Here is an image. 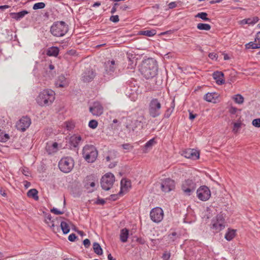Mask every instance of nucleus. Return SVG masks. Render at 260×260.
<instances>
[{
    "label": "nucleus",
    "mask_w": 260,
    "mask_h": 260,
    "mask_svg": "<svg viewBox=\"0 0 260 260\" xmlns=\"http://www.w3.org/2000/svg\"><path fill=\"white\" fill-rule=\"evenodd\" d=\"M28 12L27 10H23L17 13H11L10 14V16L14 19L19 21L21 19L23 18L25 15L28 14Z\"/></svg>",
    "instance_id": "obj_22"
},
{
    "label": "nucleus",
    "mask_w": 260,
    "mask_h": 260,
    "mask_svg": "<svg viewBox=\"0 0 260 260\" xmlns=\"http://www.w3.org/2000/svg\"><path fill=\"white\" fill-rule=\"evenodd\" d=\"M83 245L85 248H88L90 245V241L89 239H86L83 241Z\"/></svg>",
    "instance_id": "obj_58"
},
{
    "label": "nucleus",
    "mask_w": 260,
    "mask_h": 260,
    "mask_svg": "<svg viewBox=\"0 0 260 260\" xmlns=\"http://www.w3.org/2000/svg\"><path fill=\"white\" fill-rule=\"evenodd\" d=\"M68 25L62 21L53 23L50 28V32L55 37H62L68 31Z\"/></svg>",
    "instance_id": "obj_5"
},
{
    "label": "nucleus",
    "mask_w": 260,
    "mask_h": 260,
    "mask_svg": "<svg viewBox=\"0 0 260 260\" xmlns=\"http://www.w3.org/2000/svg\"><path fill=\"white\" fill-rule=\"evenodd\" d=\"M132 84H133V83H131V84L129 85L126 88V94H128L129 95H134L135 93H136V94L137 93L138 87L135 85H134V87H133Z\"/></svg>",
    "instance_id": "obj_29"
},
{
    "label": "nucleus",
    "mask_w": 260,
    "mask_h": 260,
    "mask_svg": "<svg viewBox=\"0 0 260 260\" xmlns=\"http://www.w3.org/2000/svg\"><path fill=\"white\" fill-rule=\"evenodd\" d=\"M197 116V114H194L192 112H189V118L190 120H193Z\"/></svg>",
    "instance_id": "obj_63"
},
{
    "label": "nucleus",
    "mask_w": 260,
    "mask_h": 260,
    "mask_svg": "<svg viewBox=\"0 0 260 260\" xmlns=\"http://www.w3.org/2000/svg\"><path fill=\"white\" fill-rule=\"evenodd\" d=\"M213 78L216 80L218 85H222L224 84L225 81L223 79L224 74L220 71L214 72L212 74Z\"/></svg>",
    "instance_id": "obj_21"
},
{
    "label": "nucleus",
    "mask_w": 260,
    "mask_h": 260,
    "mask_svg": "<svg viewBox=\"0 0 260 260\" xmlns=\"http://www.w3.org/2000/svg\"><path fill=\"white\" fill-rule=\"evenodd\" d=\"M232 99L236 103L238 104H242L244 102V98L240 94L235 95L233 96Z\"/></svg>",
    "instance_id": "obj_34"
},
{
    "label": "nucleus",
    "mask_w": 260,
    "mask_h": 260,
    "mask_svg": "<svg viewBox=\"0 0 260 260\" xmlns=\"http://www.w3.org/2000/svg\"><path fill=\"white\" fill-rule=\"evenodd\" d=\"M95 73L92 70H88L82 74V79L84 82H91L95 76Z\"/></svg>",
    "instance_id": "obj_19"
},
{
    "label": "nucleus",
    "mask_w": 260,
    "mask_h": 260,
    "mask_svg": "<svg viewBox=\"0 0 260 260\" xmlns=\"http://www.w3.org/2000/svg\"><path fill=\"white\" fill-rule=\"evenodd\" d=\"M238 111V109L235 107H231L229 109V112L231 114H235Z\"/></svg>",
    "instance_id": "obj_57"
},
{
    "label": "nucleus",
    "mask_w": 260,
    "mask_h": 260,
    "mask_svg": "<svg viewBox=\"0 0 260 260\" xmlns=\"http://www.w3.org/2000/svg\"><path fill=\"white\" fill-rule=\"evenodd\" d=\"M137 241L141 244H144L145 242L144 239H142V238H138Z\"/></svg>",
    "instance_id": "obj_64"
},
{
    "label": "nucleus",
    "mask_w": 260,
    "mask_h": 260,
    "mask_svg": "<svg viewBox=\"0 0 260 260\" xmlns=\"http://www.w3.org/2000/svg\"><path fill=\"white\" fill-rule=\"evenodd\" d=\"M117 161H113L109 165V168L111 169L113 168L117 165Z\"/></svg>",
    "instance_id": "obj_62"
},
{
    "label": "nucleus",
    "mask_w": 260,
    "mask_h": 260,
    "mask_svg": "<svg viewBox=\"0 0 260 260\" xmlns=\"http://www.w3.org/2000/svg\"><path fill=\"white\" fill-rule=\"evenodd\" d=\"M129 236V230L126 228H123L120 230V240L125 243L127 241Z\"/></svg>",
    "instance_id": "obj_25"
},
{
    "label": "nucleus",
    "mask_w": 260,
    "mask_h": 260,
    "mask_svg": "<svg viewBox=\"0 0 260 260\" xmlns=\"http://www.w3.org/2000/svg\"><path fill=\"white\" fill-rule=\"evenodd\" d=\"M160 187L163 192H169L175 189V182L169 178L164 179L161 180Z\"/></svg>",
    "instance_id": "obj_13"
},
{
    "label": "nucleus",
    "mask_w": 260,
    "mask_h": 260,
    "mask_svg": "<svg viewBox=\"0 0 260 260\" xmlns=\"http://www.w3.org/2000/svg\"><path fill=\"white\" fill-rule=\"evenodd\" d=\"M45 4L43 2H39L34 5L32 9L34 10L42 9L45 7Z\"/></svg>",
    "instance_id": "obj_40"
},
{
    "label": "nucleus",
    "mask_w": 260,
    "mask_h": 260,
    "mask_svg": "<svg viewBox=\"0 0 260 260\" xmlns=\"http://www.w3.org/2000/svg\"><path fill=\"white\" fill-rule=\"evenodd\" d=\"M225 220L223 214H218L211 221V228L215 233H218L225 228Z\"/></svg>",
    "instance_id": "obj_7"
},
{
    "label": "nucleus",
    "mask_w": 260,
    "mask_h": 260,
    "mask_svg": "<svg viewBox=\"0 0 260 260\" xmlns=\"http://www.w3.org/2000/svg\"><path fill=\"white\" fill-rule=\"evenodd\" d=\"M69 84V82L66 77L61 75L59 76L55 81V85L57 87H65Z\"/></svg>",
    "instance_id": "obj_20"
},
{
    "label": "nucleus",
    "mask_w": 260,
    "mask_h": 260,
    "mask_svg": "<svg viewBox=\"0 0 260 260\" xmlns=\"http://www.w3.org/2000/svg\"><path fill=\"white\" fill-rule=\"evenodd\" d=\"M183 155L187 158L196 160L200 157L199 151L194 149H188L183 152Z\"/></svg>",
    "instance_id": "obj_17"
},
{
    "label": "nucleus",
    "mask_w": 260,
    "mask_h": 260,
    "mask_svg": "<svg viewBox=\"0 0 260 260\" xmlns=\"http://www.w3.org/2000/svg\"><path fill=\"white\" fill-rule=\"evenodd\" d=\"M131 182L130 181L127 180L126 179H122L121 180V189H123V188L127 189L128 187H131Z\"/></svg>",
    "instance_id": "obj_38"
},
{
    "label": "nucleus",
    "mask_w": 260,
    "mask_h": 260,
    "mask_svg": "<svg viewBox=\"0 0 260 260\" xmlns=\"http://www.w3.org/2000/svg\"><path fill=\"white\" fill-rule=\"evenodd\" d=\"M172 106H171V108H169L166 110V111L164 114V117L168 118L171 116L172 113L173 112V109H174V106H175L174 102H173V103H172Z\"/></svg>",
    "instance_id": "obj_39"
},
{
    "label": "nucleus",
    "mask_w": 260,
    "mask_h": 260,
    "mask_svg": "<svg viewBox=\"0 0 260 260\" xmlns=\"http://www.w3.org/2000/svg\"><path fill=\"white\" fill-rule=\"evenodd\" d=\"M197 197L201 201H206L211 197L210 189L206 186H200L197 191Z\"/></svg>",
    "instance_id": "obj_11"
},
{
    "label": "nucleus",
    "mask_w": 260,
    "mask_h": 260,
    "mask_svg": "<svg viewBox=\"0 0 260 260\" xmlns=\"http://www.w3.org/2000/svg\"><path fill=\"white\" fill-rule=\"evenodd\" d=\"M143 122L141 120L138 119L127 120L125 123V126L129 131H134L137 128H142L143 127Z\"/></svg>",
    "instance_id": "obj_15"
},
{
    "label": "nucleus",
    "mask_w": 260,
    "mask_h": 260,
    "mask_svg": "<svg viewBox=\"0 0 260 260\" xmlns=\"http://www.w3.org/2000/svg\"><path fill=\"white\" fill-rule=\"evenodd\" d=\"M54 100V92L51 89H45L39 93L37 102L41 106H47L51 105Z\"/></svg>",
    "instance_id": "obj_2"
},
{
    "label": "nucleus",
    "mask_w": 260,
    "mask_h": 260,
    "mask_svg": "<svg viewBox=\"0 0 260 260\" xmlns=\"http://www.w3.org/2000/svg\"><path fill=\"white\" fill-rule=\"evenodd\" d=\"M196 183L192 179H186L182 182L181 189L186 196L191 195L195 190Z\"/></svg>",
    "instance_id": "obj_10"
},
{
    "label": "nucleus",
    "mask_w": 260,
    "mask_h": 260,
    "mask_svg": "<svg viewBox=\"0 0 260 260\" xmlns=\"http://www.w3.org/2000/svg\"><path fill=\"white\" fill-rule=\"evenodd\" d=\"M116 68L115 61L114 60L108 61L105 63V70L104 77L105 80L108 81L114 77V72Z\"/></svg>",
    "instance_id": "obj_9"
},
{
    "label": "nucleus",
    "mask_w": 260,
    "mask_h": 260,
    "mask_svg": "<svg viewBox=\"0 0 260 260\" xmlns=\"http://www.w3.org/2000/svg\"><path fill=\"white\" fill-rule=\"evenodd\" d=\"M46 220H48L50 221V222L51 223V225H50V226L54 227L55 225L54 224V221L53 220H52V216H51V214H49L47 215L46 216Z\"/></svg>",
    "instance_id": "obj_55"
},
{
    "label": "nucleus",
    "mask_w": 260,
    "mask_h": 260,
    "mask_svg": "<svg viewBox=\"0 0 260 260\" xmlns=\"http://www.w3.org/2000/svg\"><path fill=\"white\" fill-rule=\"evenodd\" d=\"M105 203V201L103 199L98 198L95 202V204L98 205H104Z\"/></svg>",
    "instance_id": "obj_59"
},
{
    "label": "nucleus",
    "mask_w": 260,
    "mask_h": 260,
    "mask_svg": "<svg viewBox=\"0 0 260 260\" xmlns=\"http://www.w3.org/2000/svg\"><path fill=\"white\" fill-rule=\"evenodd\" d=\"M114 181V175L111 173H107L101 178V187L105 190H109L112 187Z\"/></svg>",
    "instance_id": "obj_8"
},
{
    "label": "nucleus",
    "mask_w": 260,
    "mask_h": 260,
    "mask_svg": "<svg viewBox=\"0 0 260 260\" xmlns=\"http://www.w3.org/2000/svg\"><path fill=\"white\" fill-rule=\"evenodd\" d=\"M252 124L255 127H260V118L254 119L252 122Z\"/></svg>",
    "instance_id": "obj_49"
},
{
    "label": "nucleus",
    "mask_w": 260,
    "mask_h": 260,
    "mask_svg": "<svg viewBox=\"0 0 260 260\" xmlns=\"http://www.w3.org/2000/svg\"><path fill=\"white\" fill-rule=\"evenodd\" d=\"M122 147L124 149L127 150H132L133 148V147L128 143L122 144Z\"/></svg>",
    "instance_id": "obj_53"
},
{
    "label": "nucleus",
    "mask_w": 260,
    "mask_h": 260,
    "mask_svg": "<svg viewBox=\"0 0 260 260\" xmlns=\"http://www.w3.org/2000/svg\"><path fill=\"white\" fill-rule=\"evenodd\" d=\"M83 141L80 136L74 135L70 137L69 139L70 147L71 149L77 148L79 144Z\"/></svg>",
    "instance_id": "obj_18"
},
{
    "label": "nucleus",
    "mask_w": 260,
    "mask_h": 260,
    "mask_svg": "<svg viewBox=\"0 0 260 260\" xmlns=\"http://www.w3.org/2000/svg\"><path fill=\"white\" fill-rule=\"evenodd\" d=\"M38 191L36 189L33 188L29 190L27 192V197L33 198L35 200L37 201L39 199L38 196Z\"/></svg>",
    "instance_id": "obj_28"
},
{
    "label": "nucleus",
    "mask_w": 260,
    "mask_h": 260,
    "mask_svg": "<svg viewBox=\"0 0 260 260\" xmlns=\"http://www.w3.org/2000/svg\"><path fill=\"white\" fill-rule=\"evenodd\" d=\"M156 143L155 139L154 138L150 139L145 144V149H148L152 148V146Z\"/></svg>",
    "instance_id": "obj_42"
},
{
    "label": "nucleus",
    "mask_w": 260,
    "mask_h": 260,
    "mask_svg": "<svg viewBox=\"0 0 260 260\" xmlns=\"http://www.w3.org/2000/svg\"><path fill=\"white\" fill-rule=\"evenodd\" d=\"M94 182L95 178L93 176H88L84 181V186L87 189L89 188V186L93 187L95 185Z\"/></svg>",
    "instance_id": "obj_23"
},
{
    "label": "nucleus",
    "mask_w": 260,
    "mask_h": 260,
    "mask_svg": "<svg viewBox=\"0 0 260 260\" xmlns=\"http://www.w3.org/2000/svg\"><path fill=\"white\" fill-rule=\"evenodd\" d=\"M197 28L200 30H209L211 26L209 24L200 23L197 24Z\"/></svg>",
    "instance_id": "obj_35"
},
{
    "label": "nucleus",
    "mask_w": 260,
    "mask_h": 260,
    "mask_svg": "<svg viewBox=\"0 0 260 260\" xmlns=\"http://www.w3.org/2000/svg\"><path fill=\"white\" fill-rule=\"evenodd\" d=\"M208 56L210 58L213 60L216 59L217 58V54L214 53H210L208 55Z\"/></svg>",
    "instance_id": "obj_60"
},
{
    "label": "nucleus",
    "mask_w": 260,
    "mask_h": 260,
    "mask_svg": "<svg viewBox=\"0 0 260 260\" xmlns=\"http://www.w3.org/2000/svg\"><path fill=\"white\" fill-rule=\"evenodd\" d=\"M208 14L206 12H200L198 13L196 17H198L205 21H210L211 19L207 17Z\"/></svg>",
    "instance_id": "obj_36"
},
{
    "label": "nucleus",
    "mask_w": 260,
    "mask_h": 260,
    "mask_svg": "<svg viewBox=\"0 0 260 260\" xmlns=\"http://www.w3.org/2000/svg\"><path fill=\"white\" fill-rule=\"evenodd\" d=\"M30 124L31 120L28 117H23L19 120L18 122H17L16 127L17 129L23 132L28 128Z\"/></svg>",
    "instance_id": "obj_14"
},
{
    "label": "nucleus",
    "mask_w": 260,
    "mask_h": 260,
    "mask_svg": "<svg viewBox=\"0 0 260 260\" xmlns=\"http://www.w3.org/2000/svg\"><path fill=\"white\" fill-rule=\"evenodd\" d=\"M50 211L56 215H61L64 213V211H60L55 208L51 209Z\"/></svg>",
    "instance_id": "obj_48"
},
{
    "label": "nucleus",
    "mask_w": 260,
    "mask_h": 260,
    "mask_svg": "<svg viewBox=\"0 0 260 260\" xmlns=\"http://www.w3.org/2000/svg\"><path fill=\"white\" fill-rule=\"evenodd\" d=\"M119 6V4L117 3H115L113 4V6L112 7V8L111 10V13L112 14H114L116 12L117 10V7Z\"/></svg>",
    "instance_id": "obj_54"
},
{
    "label": "nucleus",
    "mask_w": 260,
    "mask_h": 260,
    "mask_svg": "<svg viewBox=\"0 0 260 260\" xmlns=\"http://www.w3.org/2000/svg\"><path fill=\"white\" fill-rule=\"evenodd\" d=\"M89 111L94 116H99L103 113V107L99 102H95L92 106L89 107Z\"/></svg>",
    "instance_id": "obj_16"
},
{
    "label": "nucleus",
    "mask_w": 260,
    "mask_h": 260,
    "mask_svg": "<svg viewBox=\"0 0 260 260\" xmlns=\"http://www.w3.org/2000/svg\"><path fill=\"white\" fill-rule=\"evenodd\" d=\"M156 34L155 29L141 30L139 31V34L140 35L146 36L147 37H152Z\"/></svg>",
    "instance_id": "obj_30"
},
{
    "label": "nucleus",
    "mask_w": 260,
    "mask_h": 260,
    "mask_svg": "<svg viewBox=\"0 0 260 260\" xmlns=\"http://www.w3.org/2000/svg\"><path fill=\"white\" fill-rule=\"evenodd\" d=\"M60 228L64 234L69 233L70 231V228L69 226V224L65 221L61 222Z\"/></svg>",
    "instance_id": "obj_32"
},
{
    "label": "nucleus",
    "mask_w": 260,
    "mask_h": 260,
    "mask_svg": "<svg viewBox=\"0 0 260 260\" xmlns=\"http://www.w3.org/2000/svg\"><path fill=\"white\" fill-rule=\"evenodd\" d=\"M150 217L153 222L158 223L163 219L164 211L161 208H154L150 212Z\"/></svg>",
    "instance_id": "obj_12"
},
{
    "label": "nucleus",
    "mask_w": 260,
    "mask_h": 260,
    "mask_svg": "<svg viewBox=\"0 0 260 260\" xmlns=\"http://www.w3.org/2000/svg\"><path fill=\"white\" fill-rule=\"evenodd\" d=\"M10 139L9 135L6 134L4 131L0 129V142H6Z\"/></svg>",
    "instance_id": "obj_33"
},
{
    "label": "nucleus",
    "mask_w": 260,
    "mask_h": 260,
    "mask_svg": "<svg viewBox=\"0 0 260 260\" xmlns=\"http://www.w3.org/2000/svg\"><path fill=\"white\" fill-rule=\"evenodd\" d=\"M98 155V150L93 145H86L83 148V157L88 163L94 162L97 158Z\"/></svg>",
    "instance_id": "obj_4"
},
{
    "label": "nucleus",
    "mask_w": 260,
    "mask_h": 260,
    "mask_svg": "<svg viewBox=\"0 0 260 260\" xmlns=\"http://www.w3.org/2000/svg\"><path fill=\"white\" fill-rule=\"evenodd\" d=\"M171 256V253L169 252L165 251L162 256L163 260H169Z\"/></svg>",
    "instance_id": "obj_51"
},
{
    "label": "nucleus",
    "mask_w": 260,
    "mask_h": 260,
    "mask_svg": "<svg viewBox=\"0 0 260 260\" xmlns=\"http://www.w3.org/2000/svg\"><path fill=\"white\" fill-rule=\"evenodd\" d=\"M157 62L152 58H148L143 61L139 70L141 74L147 79L154 77L157 73Z\"/></svg>",
    "instance_id": "obj_1"
},
{
    "label": "nucleus",
    "mask_w": 260,
    "mask_h": 260,
    "mask_svg": "<svg viewBox=\"0 0 260 260\" xmlns=\"http://www.w3.org/2000/svg\"><path fill=\"white\" fill-rule=\"evenodd\" d=\"M77 238V237L76 236V235L75 234L73 233L69 235V236L68 237V240L70 241L73 242L76 240Z\"/></svg>",
    "instance_id": "obj_56"
},
{
    "label": "nucleus",
    "mask_w": 260,
    "mask_h": 260,
    "mask_svg": "<svg viewBox=\"0 0 260 260\" xmlns=\"http://www.w3.org/2000/svg\"><path fill=\"white\" fill-rule=\"evenodd\" d=\"M66 128L68 131H71L74 129L75 127L74 123L72 121H66L64 122Z\"/></svg>",
    "instance_id": "obj_41"
},
{
    "label": "nucleus",
    "mask_w": 260,
    "mask_h": 260,
    "mask_svg": "<svg viewBox=\"0 0 260 260\" xmlns=\"http://www.w3.org/2000/svg\"><path fill=\"white\" fill-rule=\"evenodd\" d=\"M98 122L95 120H91L88 123V126L92 129L95 128L98 126Z\"/></svg>",
    "instance_id": "obj_45"
},
{
    "label": "nucleus",
    "mask_w": 260,
    "mask_h": 260,
    "mask_svg": "<svg viewBox=\"0 0 260 260\" xmlns=\"http://www.w3.org/2000/svg\"><path fill=\"white\" fill-rule=\"evenodd\" d=\"M241 24H252V22L251 21V18H247L244 19L241 21Z\"/></svg>",
    "instance_id": "obj_50"
},
{
    "label": "nucleus",
    "mask_w": 260,
    "mask_h": 260,
    "mask_svg": "<svg viewBox=\"0 0 260 260\" xmlns=\"http://www.w3.org/2000/svg\"><path fill=\"white\" fill-rule=\"evenodd\" d=\"M168 7L170 9H173L177 7V3L176 2H172L169 4Z\"/></svg>",
    "instance_id": "obj_61"
},
{
    "label": "nucleus",
    "mask_w": 260,
    "mask_h": 260,
    "mask_svg": "<svg viewBox=\"0 0 260 260\" xmlns=\"http://www.w3.org/2000/svg\"><path fill=\"white\" fill-rule=\"evenodd\" d=\"M241 122H235L234 123V127L233 128V132L234 133H237L239 129L241 127Z\"/></svg>",
    "instance_id": "obj_46"
},
{
    "label": "nucleus",
    "mask_w": 260,
    "mask_h": 260,
    "mask_svg": "<svg viewBox=\"0 0 260 260\" xmlns=\"http://www.w3.org/2000/svg\"><path fill=\"white\" fill-rule=\"evenodd\" d=\"M162 105L160 100L157 98H152L148 105V112L150 117L156 118L161 114Z\"/></svg>",
    "instance_id": "obj_3"
},
{
    "label": "nucleus",
    "mask_w": 260,
    "mask_h": 260,
    "mask_svg": "<svg viewBox=\"0 0 260 260\" xmlns=\"http://www.w3.org/2000/svg\"><path fill=\"white\" fill-rule=\"evenodd\" d=\"M59 50L58 47L52 46L49 48L46 52V54L49 56L56 57L59 53Z\"/></svg>",
    "instance_id": "obj_26"
},
{
    "label": "nucleus",
    "mask_w": 260,
    "mask_h": 260,
    "mask_svg": "<svg viewBox=\"0 0 260 260\" xmlns=\"http://www.w3.org/2000/svg\"><path fill=\"white\" fill-rule=\"evenodd\" d=\"M110 20L113 22L117 23L119 21V16L118 15H112L110 18Z\"/></svg>",
    "instance_id": "obj_52"
},
{
    "label": "nucleus",
    "mask_w": 260,
    "mask_h": 260,
    "mask_svg": "<svg viewBox=\"0 0 260 260\" xmlns=\"http://www.w3.org/2000/svg\"><path fill=\"white\" fill-rule=\"evenodd\" d=\"M246 47L248 49H258L260 48V42L255 43L253 42H250L246 44Z\"/></svg>",
    "instance_id": "obj_37"
},
{
    "label": "nucleus",
    "mask_w": 260,
    "mask_h": 260,
    "mask_svg": "<svg viewBox=\"0 0 260 260\" xmlns=\"http://www.w3.org/2000/svg\"><path fill=\"white\" fill-rule=\"evenodd\" d=\"M116 154L115 152H111L110 154L106 156V160L107 161H109L110 160L114 161V160L116 158Z\"/></svg>",
    "instance_id": "obj_43"
},
{
    "label": "nucleus",
    "mask_w": 260,
    "mask_h": 260,
    "mask_svg": "<svg viewBox=\"0 0 260 260\" xmlns=\"http://www.w3.org/2000/svg\"><path fill=\"white\" fill-rule=\"evenodd\" d=\"M236 231L233 229H228L227 232L225 233L224 238L227 241H231L236 236Z\"/></svg>",
    "instance_id": "obj_27"
},
{
    "label": "nucleus",
    "mask_w": 260,
    "mask_h": 260,
    "mask_svg": "<svg viewBox=\"0 0 260 260\" xmlns=\"http://www.w3.org/2000/svg\"><path fill=\"white\" fill-rule=\"evenodd\" d=\"M93 249L94 252L98 255H101L103 254V249L100 245L97 243L94 242L93 244Z\"/></svg>",
    "instance_id": "obj_31"
},
{
    "label": "nucleus",
    "mask_w": 260,
    "mask_h": 260,
    "mask_svg": "<svg viewBox=\"0 0 260 260\" xmlns=\"http://www.w3.org/2000/svg\"><path fill=\"white\" fill-rule=\"evenodd\" d=\"M74 167V160L71 157L62 158L58 162V167L60 170L64 173L70 172Z\"/></svg>",
    "instance_id": "obj_6"
},
{
    "label": "nucleus",
    "mask_w": 260,
    "mask_h": 260,
    "mask_svg": "<svg viewBox=\"0 0 260 260\" xmlns=\"http://www.w3.org/2000/svg\"><path fill=\"white\" fill-rule=\"evenodd\" d=\"M122 194H123V192H122V189H120V190L118 193L111 194L110 196L109 199L112 201H115L118 199L119 196H122Z\"/></svg>",
    "instance_id": "obj_44"
},
{
    "label": "nucleus",
    "mask_w": 260,
    "mask_h": 260,
    "mask_svg": "<svg viewBox=\"0 0 260 260\" xmlns=\"http://www.w3.org/2000/svg\"><path fill=\"white\" fill-rule=\"evenodd\" d=\"M170 242H174L177 239V233L173 232L168 235Z\"/></svg>",
    "instance_id": "obj_47"
},
{
    "label": "nucleus",
    "mask_w": 260,
    "mask_h": 260,
    "mask_svg": "<svg viewBox=\"0 0 260 260\" xmlns=\"http://www.w3.org/2000/svg\"><path fill=\"white\" fill-rule=\"evenodd\" d=\"M217 98L218 94L216 92H208L204 95V99L209 102L215 103Z\"/></svg>",
    "instance_id": "obj_24"
}]
</instances>
